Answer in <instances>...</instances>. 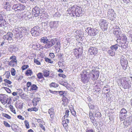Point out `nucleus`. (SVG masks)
Segmentation results:
<instances>
[{"mask_svg": "<svg viewBox=\"0 0 132 132\" xmlns=\"http://www.w3.org/2000/svg\"><path fill=\"white\" fill-rule=\"evenodd\" d=\"M68 13L73 16H79L82 13L81 8L77 5L69 7L67 10Z\"/></svg>", "mask_w": 132, "mask_h": 132, "instance_id": "obj_1", "label": "nucleus"}, {"mask_svg": "<svg viewBox=\"0 0 132 132\" xmlns=\"http://www.w3.org/2000/svg\"><path fill=\"white\" fill-rule=\"evenodd\" d=\"M86 70H83L80 74L81 81L84 83L88 82L90 78V72Z\"/></svg>", "mask_w": 132, "mask_h": 132, "instance_id": "obj_2", "label": "nucleus"}, {"mask_svg": "<svg viewBox=\"0 0 132 132\" xmlns=\"http://www.w3.org/2000/svg\"><path fill=\"white\" fill-rule=\"evenodd\" d=\"M120 82L124 89L129 88L131 85V82L129 80H128L125 77H122L120 80Z\"/></svg>", "mask_w": 132, "mask_h": 132, "instance_id": "obj_3", "label": "nucleus"}, {"mask_svg": "<svg viewBox=\"0 0 132 132\" xmlns=\"http://www.w3.org/2000/svg\"><path fill=\"white\" fill-rule=\"evenodd\" d=\"M25 5L20 3L13 5L12 9L15 12H21L23 11L25 9Z\"/></svg>", "mask_w": 132, "mask_h": 132, "instance_id": "obj_4", "label": "nucleus"}, {"mask_svg": "<svg viewBox=\"0 0 132 132\" xmlns=\"http://www.w3.org/2000/svg\"><path fill=\"white\" fill-rule=\"evenodd\" d=\"M100 28L103 31L107 30L108 26V23L106 20L101 19L99 23Z\"/></svg>", "mask_w": 132, "mask_h": 132, "instance_id": "obj_5", "label": "nucleus"}, {"mask_svg": "<svg viewBox=\"0 0 132 132\" xmlns=\"http://www.w3.org/2000/svg\"><path fill=\"white\" fill-rule=\"evenodd\" d=\"M30 32L33 36H38L41 32L40 28L39 26H36L31 29Z\"/></svg>", "mask_w": 132, "mask_h": 132, "instance_id": "obj_6", "label": "nucleus"}, {"mask_svg": "<svg viewBox=\"0 0 132 132\" xmlns=\"http://www.w3.org/2000/svg\"><path fill=\"white\" fill-rule=\"evenodd\" d=\"M86 32L88 33V35L94 36L97 35L98 32V30L96 29H93L90 27L87 28L86 30Z\"/></svg>", "mask_w": 132, "mask_h": 132, "instance_id": "obj_7", "label": "nucleus"}, {"mask_svg": "<svg viewBox=\"0 0 132 132\" xmlns=\"http://www.w3.org/2000/svg\"><path fill=\"white\" fill-rule=\"evenodd\" d=\"M90 78L93 80H95L98 78L99 75V72L97 70H92L91 73L90 72Z\"/></svg>", "mask_w": 132, "mask_h": 132, "instance_id": "obj_8", "label": "nucleus"}, {"mask_svg": "<svg viewBox=\"0 0 132 132\" xmlns=\"http://www.w3.org/2000/svg\"><path fill=\"white\" fill-rule=\"evenodd\" d=\"M113 32L115 36L117 37H120L122 31L119 27L117 26H116L113 28Z\"/></svg>", "mask_w": 132, "mask_h": 132, "instance_id": "obj_9", "label": "nucleus"}, {"mask_svg": "<svg viewBox=\"0 0 132 132\" xmlns=\"http://www.w3.org/2000/svg\"><path fill=\"white\" fill-rule=\"evenodd\" d=\"M10 59L11 60L8 62H9L8 65L12 67L16 66L17 65V60L16 57L15 56H12L10 57Z\"/></svg>", "mask_w": 132, "mask_h": 132, "instance_id": "obj_10", "label": "nucleus"}, {"mask_svg": "<svg viewBox=\"0 0 132 132\" xmlns=\"http://www.w3.org/2000/svg\"><path fill=\"white\" fill-rule=\"evenodd\" d=\"M131 117L129 116L126 118L123 122V126L125 128H129L131 124Z\"/></svg>", "mask_w": 132, "mask_h": 132, "instance_id": "obj_11", "label": "nucleus"}, {"mask_svg": "<svg viewBox=\"0 0 132 132\" xmlns=\"http://www.w3.org/2000/svg\"><path fill=\"white\" fill-rule=\"evenodd\" d=\"M4 16L3 14H0V28H4L7 26L6 22L3 18Z\"/></svg>", "mask_w": 132, "mask_h": 132, "instance_id": "obj_12", "label": "nucleus"}, {"mask_svg": "<svg viewBox=\"0 0 132 132\" xmlns=\"http://www.w3.org/2000/svg\"><path fill=\"white\" fill-rule=\"evenodd\" d=\"M21 28L18 27L15 28L13 30V32L17 37V38H21L22 36V35L21 34Z\"/></svg>", "mask_w": 132, "mask_h": 132, "instance_id": "obj_13", "label": "nucleus"}, {"mask_svg": "<svg viewBox=\"0 0 132 132\" xmlns=\"http://www.w3.org/2000/svg\"><path fill=\"white\" fill-rule=\"evenodd\" d=\"M109 19L111 20H113L116 18L115 13H114L113 10H109L108 12Z\"/></svg>", "mask_w": 132, "mask_h": 132, "instance_id": "obj_14", "label": "nucleus"}, {"mask_svg": "<svg viewBox=\"0 0 132 132\" xmlns=\"http://www.w3.org/2000/svg\"><path fill=\"white\" fill-rule=\"evenodd\" d=\"M48 112L50 114V117L52 120L54 119L55 115V111L53 107L51 108L48 110Z\"/></svg>", "mask_w": 132, "mask_h": 132, "instance_id": "obj_15", "label": "nucleus"}, {"mask_svg": "<svg viewBox=\"0 0 132 132\" xmlns=\"http://www.w3.org/2000/svg\"><path fill=\"white\" fill-rule=\"evenodd\" d=\"M40 11V8L37 6H35L33 9L32 13L35 16H37L38 15Z\"/></svg>", "mask_w": 132, "mask_h": 132, "instance_id": "obj_16", "label": "nucleus"}, {"mask_svg": "<svg viewBox=\"0 0 132 132\" xmlns=\"http://www.w3.org/2000/svg\"><path fill=\"white\" fill-rule=\"evenodd\" d=\"M13 35V34L12 32H9L6 35L4 36L3 38L4 39L11 40H12Z\"/></svg>", "mask_w": 132, "mask_h": 132, "instance_id": "obj_17", "label": "nucleus"}, {"mask_svg": "<svg viewBox=\"0 0 132 132\" xmlns=\"http://www.w3.org/2000/svg\"><path fill=\"white\" fill-rule=\"evenodd\" d=\"M8 100V98H6L5 95L0 94V101L2 103L5 104L6 103Z\"/></svg>", "mask_w": 132, "mask_h": 132, "instance_id": "obj_18", "label": "nucleus"}, {"mask_svg": "<svg viewBox=\"0 0 132 132\" xmlns=\"http://www.w3.org/2000/svg\"><path fill=\"white\" fill-rule=\"evenodd\" d=\"M11 2H5L3 5L4 9L7 11H10L11 9Z\"/></svg>", "mask_w": 132, "mask_h": 132, "instance_id": "obj_19", "label": "nucleus"}, {"mask_svg": "<svg viewBox=\"0 0 132 132\" xmlns=\"http://www.w3.org/2000/svg\"><path fill=\"white\" fill-rule=\"evenodd\" d=\"M120 62L121 65H123V64H127L128 61L125 57L122 55L120 59Z\"/></svg>", "mask_w": 132, "mask_h": 132, "instance_id": "obj_20", "label": "nucleus"}, {"mask_svg": "<svg viewBox=\"0 0 132 132\" xmlns=\"http://www.w3.org/2000/svg\"><path fill=\"white\" fill-rule=\"evenodd\" d=\"M88 51L91 55H95L97 53V49L96 48L92 47L89 49Z\"/></svg>", "mask_w": 132, "mask_h": 132, "instance_id": "obj_21", "label": "nucleus"}, {"mask_svg": "<svg viewBox=\"0 0 132 132\" xmlns=\"http://www.w3.org/2000/svg\"><path fill=\"white\" fill-rule=\"evenodd\" d=\"M40 99L38 97L34 98L32 101V103L34 106H36L40 101Z\"/></svg>", "mask_w": 132, "mask_h": 132, "instance_id": "obj_22", "label": "nucleus"}, {"mask_svg": "<svg viewBox=\"0 0 132 132\" xmlns=\"http://www.w3.org/2000/svg\"><path fill=\"white\" fill-rule=\"evenodd\" d=\"M127 114H119V118L121 121H122L124 120H125L126 118L127 117Z\"/></svg>", "mask_w": 132, "mask_h": 132, "instance_id": "obj_23", "label": "nucleus"}, {"mask_svg": "<svg viewBox=\"0 0 132 132\" xmlns=\"http://www.w3.org/2000/svg\"><path fill=\"white\" fill-rule=\"evenodd\" d=\"M108 53L111 56H113L115 55V51L111 49L108 50Z\"/></svg>", "mask_w": 132, "mask_h": 132, "instance_id": "obj_24", "label": "nucleus"}, {"mask_svg": "<svg viewBox=\"0 0 132 132\" xmlns=\"http://www.w3.org/2000/svg\"><path fill=\"white\" fill-rule=\"evenodd\" d=\"M62 101L63 102V104L64 105H67L68 103V100L65 96L62 98Z\"/></svg>", "mask_w": 132, "mask_h": 132, "instance_id": "obj_25", "label": "nucleus"}, {"mask_svg": "<svg viewBox=\"0 0 132 132\" xmlns=\"http://www.w3.org/2000/svg\"><path fill=\"white\" fill-rule=\"evenodd\" d=\"M33 73L32 71L30 69H28L27 70L26 74L27 76H31L32 75Z\"/></svg>", "mask_w": 132, "mask_h": 132, "instance_id": "obj_26", "label": "nucleus"}, {"mask_svg": "<svg viewBox=\"0 0 132 132\" xmlns=\"http://www.w3.org/2000/svg\"><path fill=\"white\" fill-rule=\"evenodd\" d=\"M93 125L95 126L96 127L97 126V123L94 117H92L90 119Z\"/></svg>", "mask_w": 132, "mask_h": 132, "instance_id": "obj_27", "label": "nucleus"}, {"mask_svg": "<svg viewBox=\"0 0 132 132\" xmlns=\"http://www.w3.org/2000/svg\"><path fill=\"white\" fill-rule=\"evenodd\" d=\"M60 95L61 96H63V97H65L67 94L66 91H58Z\"/></svg>", "mask_w": 132, "mask_h": 132, "instance_id": "obj_28", "label": "nucleus"}, {"mask_svg": "<svg viewBox=\"0 0 132 132\" xmlns=\"http://www.w3.org/2000/svg\"><path fill=\"white\" fill-rule=\"evenodd\" d=\"M44 73V75L46 77L48 76L50 74V72L49 71L46 70H44L43 71Z\"/></svg>", "mask_w": 132, "mask_h": 132, "instance_id": "obj_29", "label": "nucleus"}, {"mask_svg": "<svg viewBox=\"0 0 132 132\" xmlns=\"http://www.w3.org/2000/svg\"><path fill=\"white\" fill-rule=\"evenodd\" d=\"M127 113V111L124 108L122 109L120 111V114H126Z\"/></svg>", "mask_w": 132, "mask_h": 132, "instance_id": "obj_30", "label": "nucleus"}, {"mask_svg": "<svg viewBox=\"0 0 132 132\" xmlns=\"http://www.w3.org/2000/svg\"><path fill=\"white\" fill-rule=\"evenodd\" d=\"M118 44H116L113 46H112L111 47V48L113 50H114L116 51L118 49Z\"/></svg>", "mask_w": 132, "mask_h": 132, "instance_id": "obj_31", "label": "nucleus"}, {"mask_svg": "<svg viewBox=\"0 0 132 132\" xmlns=\"http://www.w3.org/2000/svg\"><path fill=\"white\" fill-rule=\"evenodd\" d=\"M37 88L38 87L36 85L34 84L33 85L31 86L30 90L32 91L35 90L37 89Z\"/></svg>", "mask_w": 132, "mask_h": 132, "instance_id": "obj_32", "label": "nucleus"}, {"mask_svg": "<svg viewBox=\"0 0 132 132\" xmlns=\"http://www.w3.org/2000/svg\"><path fill=\"white\" fill-rule=\"evenodd\" d=\"M58 85L55 82H52L50 85V86L51 87L56 88L58 86Z\"/></svg>", "mask_w": 132, "mask_h": 132, "instance_id": "obj_33", "label": "nucleus"}, {"mask_svg": "<svg viewBox=\"0 0 132 132\" xmlns=\"http://www.w3.org/2000/svg\"><path fill=\"white\" fill-rule=\"evenodd\" d=\"M69 111L68 110H65V115H64V118H67L69 116Z\"/></svg>", "mask_w": 132, "mask_h": 132, "instance_id": "obj_34", "label": "nucleus"}, {"mask_svg": "<svg viewBox=\"0 0 132 132\" xmlns=\"http://www.w3.org/2000/svg\"><path fill=\"white\" fill-rule=\"evenodd\" d=\"M40 40V41H48V39L47 38V37L44 36L42 37Z\"/></svg>", "mask_w": 132, "mask_h": 132, "instance_id": "obj_35", "label": "nucleus"}, {"mask_svg": "<svg viewBox=\"0 0 132 132\" xmlns=\"http://www.w3.org/2000/svg\"><path fill=\"white\" fill-rule=\"evenodd\" d=\"M24 123L27 128L28 129L29 128V122L28 121L25 120L24 121Z\"/></svg>", "mask_w": 132, "mask_h": 132, "instance_id": "obj_36", "label": "nucleus"}, {"mask_svg": "<svg viewBox=\"0 0 132 132\" xmlns=\"http://www.w3.org/2000/svg\"><path fill=\"white\" fill-rule=\"evenodd\" d=\"M9 107L12 112L14 114H15L16 113V112L15 109L13 108V106L12 105H10L9 106Z\"/></svg>", "mask_w": 132, "mask_h": 132, "instance_id": "obj_37", "label": "nucleus"}, {"mask_svg": "<svg viewBox=\"0 0 132 132\" xmlns=\"http://www.w3.org/2000/svg\"><path fill=\"white\" fill-rule=\"evenodd\" d=\"M11 75L13 76H14L15 75V71L14 69L13 68H12L11 70Z\"/></svg>", "mask_w": 132, "mask_h": 132, "instance_id": "obj_38", "label": "nucleus"}, {"mask_svg": "<svg viewBox=\"0 0 132 132\" xmlns=\"http://www.w3.org/2000/svg\"><path fill=\"white\" fill-rule=\"evenodd\" d=\"M127 38L126 35L124 34H123L122 40L124 41H126L127 40Z\"/></svg>", "mask_w": 132, "mask_h": 132, "instance_id": "obj_39", "label": "nucleus"}, {"mask_svg": "<svg viewBox=\"0 0 132 132\" xmlns=\"http://www.w3.org/2000/svg\"><path fill=\"white\" fill-rule=\"evenodd\" d=\"M80 49H81L80 48H79V49H76L74 50L73 52L75 55H76L78 53H79V52L80 51Z\"/></svg>", "mask_w": 132, "mask_h": 132, "instance_id": "obj_40", "label": "nucleus"}, {"mask_svg": "<svg viewBox=\"0 0 132 132\" xmlns=\"http://www.w3.org/2000/svg\"><path fill=\"white\" fill-rule=\"evenodd\" d=\"M21 34L22 35V34L24 33H26L27 32V30L24 28L21 27Z\"/></svg>", "mask_w": 132, "mask_h": 132, "instance_id": "obj_41", "label": "nucleus"}, {"mask_svg": "<svg viewBox=\"0 0 132 132\" xmlns=\"http://www.w3.org/2000/svg\"><path fill=\"white\" fill-rule=\"evenodd\" d=\"M45 60L46 62H48L49 63H53V61H52L50 59H48V58H45Z\"/></svg>", "mask_w": 132, "mask_h": 132, "instance_id": "obj_42", "label": "nucleus"}, {"mask_svg": "<svg viewBox=\"0 0 132 132\" xmlns=\"http://www.w3.org/2000/svg\"><path fill=\"white\" fill-rule=\"evenodd\" d=\"M3 124L4 126L7 127H10V126L6 121H3Z\"/></svg>", "mask_w": 132, "mask_h": 132, "instance_id": "obj_43", "label": "nucleus"}, {"mask_svg": "<svg viewBox=\"0 0 132 132\" xmlns=\"http://www.w3.org/2000/svg\"><path fill=\"white\" fill-rule=\"evenodd\" d=\"M2 115L3 117L6 118L8 119H10L11 118V117L7 114L5 113H3Z\"/></svg>", "mask_w": 132, "mask_h": 132, "instance_id": "obj_44", "label": "nucleus"}, {"mask_svg": "<svg viewBox=\"0 0 132 132\" xmlns=\"http://www.w3.org/2000/svg\"><path fill=\"white\" fill-rule=\"evenodd\" d=\"M89 106L90 109L92 110L95 109L96 106L91 104L89 105Z\"/></svg>", "mask_w": 132, "mask_h": 132, "instance_id": "obj_45", "label": "nucleus"}, {"mask_svg": "<svg viewBox=\"0 0 132 132\" xmlns=\"http://www.w3.org/2000/svg\"><path fill=\"white\" fill-rule=\"evenodd\" d=\"M37 76L38 78L39 79L42 78L43 77V75L40 72L38 73L37 74Z\"/></svg>", "mask_w": 132, "mask_h": 132, "instance_id": "obj_46", "label": "nucleus"}, {"mask_svg": "<svg viewBox=\"0 0 132 132\" xmlns=\"http://www.w3.org/2000/svg\"><path fill=\"white\" fill-rule=\"evenodd\" d=\"M101 116V113L97 112L95 114V117H100Z\"/></svg>", "mask_w": 132, "mask_h": 132, "instance_id": "obj_47", "label": "nucleus"}, {"mask_svg": "<svg viewBox=\"0 0 132 132\" xmlns=\"http://www.w3.org/2000/svg\"><path fill=\"white\" fill-rule=\"evenodd\" d=\"M29 67V66L28 65H23L21 67V69L22 70H24L27 69Z\"/></svg>", "mask_w": 132, "mask_h": 132, "instance_id": "obj_48", "label": "nucleus"}, {"mask_svg": "<svg viewBox=\"0 0 132 132\" xmlns=\"http://www.w3.org/2000/svg\"><path fill=\"white\" fill-rule=\"evenodd\" d=\"M3 88L5 89L7 93H10L11 92V90L9 88L6 87H3Z\"/></svg>", "mask_w": 132, "mask_h": 132, "instance_id": "obj_49", "label": "nucleus"}, {"mask_svg": "<svg viewBox=\"0 0 132 132\" xmlns=\"http://www.w3.org/2000/svg\"><path fill=\"white\" fill-rule=\"evenodd\" d=\"M80 51L75 55L77 58H79L80 55H81L82 53V51L81 49H80Z\"/></svg>", "mask_w": 132, "mask_h": 132, "instance_id": "obj_50", "label": "nucleus"}, {"mask_svg": "<svg viewBox=\"0 0 132 132\" xmlns=\"http://www.w3.org/2000/svg\"><path fill=\"white\" fill-rule=\"evenodd\" d=\"M18 108L20 109H22L23 108V103H20L18 104Z\"/></svg>", "mask_w": 132, "mask_h": 132, "instance_id": "obj_51", "label": "nucleus"}, {"mask_svg": "<svg viewBox=\"0 0 132 132\" xmlns=\"http://www.w3.org/2000/svg\"><path fill=\"white\" fill-rule=\"evenodd\" d=\"M34 61L35 63L37 64L40 65V62L36 59H34Z\"/></svg>", "mask_w": 132, "mask_h": 132, "instance_id": "obj_52", "label": "nucleus"}, {"mask_svg": "<svg viewBox=\"0 0 132 132\" xmlns=\"http://www.w3.org/2000/svg\"><path fill=\"white\" fill-rule=\"evenodd\" d=\"M58 75L60 77H62L63 78H65L66 77V76L63 74L59 73Z\"/></svg>", "mask_w": 132, "mask_h": 132, "instance_id": "obj_53", "label": "nucleus"}, {"mask_svg": "<svg viewBox=\"0 0 132 132\" xmlns=\"http://www.w3.org/2000/svg\"><path fill=\"white\" fill-rule=\"evenodd\" d=\"M4 81L6 82L7 83L9 84H11L12 83V82L11 81L6 79H4Z\"/></svg>", "mask_w": 132, "mask_h": 132, "instance_id": "obj_54", "label": "nucleus"}, {"mask_svg": "<svg viewBox=\"0 0 132 132\" xmlns=\"http://www.w3.org/2000/svg\"><path fill=\"white\" fill-rule=\"evenodd\" d=\"M103 89L104 90V91L107 94L109 92L110 90V88H105Z\"/></svg>", "mask_w": 132, "mask_h": 132, "instance_id": "obj_55", "label": "nucleus"}, {"mask_svg": "<svg viewBox=\"0 0 132 132\" xmlns=\"http://www.w3.org/2000/svg\"><path fill=\"white\" fill-rule=\"evenodd\" d=\"M20 2L23 3H26L28 1V0H18Z\"/></svg>", "mask_w": 132, "mask_h": 132, "instance_id": "obj_56", "label": "nucleus"}, {"mask_svg": "<svg viewBox=\"0 0 132 132\" xmlns=\"http://www.w3.org/2000/svg\"><path fill=\"white\" fill-rule=\"evenodd\" d=\"M17 117L19 119L22 120H23L24 119V118L20 115H18L17 116Z\"/></svg>", "mask_w": 132, "mask_h": 132, "instance_id": "obj_57", "label": "nucleus"}, {"mask_svg": "<svg viewBox=\"0 0 132 132\" xmlns=\"http://www.w3.org/2000/svg\"><path fill=\"white\" fill-rule=\"evenodd\" d=\"M118 46L121 47L122 48H125L126 47V46L124 45V44L120 43V44L118 45Z\"/></svg>", "mask_w": 132, "mask_h": 132, "instance_id": "obj_58", "label": "nucleus"}, {"mask_svg": "<svg viewBox=\"0 0 132 132\" xmlns=\"http://www.w3.org/2000/svg\"><path fill=\"white\" fill-rule=\"evenodd\" d=\"M71 112L72 115L74 116H76V113L74 110H71Z\"/></svg>", "mask_w": 132, "mask_h": 132, "instance_id": "obj_59", "label": "nucleus"}, {"mask_svg": "<svg viewBox=\"0 0 132 132\" xmlns=\"http://www.w3.org/2000/svg\"><path fill=\"white\" fill-rule=\"evenodd\" d=\"M122 66V68L124 70H126L127 67V64H123V65H121Z\"/></svg>", "mask_w": 132, "mask_h": 132, "instance_id": "obj_60", "label": "nucleus"}, {"mask_svg": "<svg viewBox=\"0 0 132 132\" xmlns=\"http://www.w3.org/2000/svg\"><path fill=\"white\" fill-rule=\"evenodd\" d=\"M89 117L90 119L92 118V117H94L93 116L92 112L90 111L89 112Z\"/></svg>", "mask_w": 132, "mask_h": 132, "instance_id": "obj_61", "label": "nucleus"}, {"mask_svg": "<svg viewBox=\"0 0 132 132\" xmlns=\"http://www.w3.org/2000/svg\"><path fill=\"white\" fill-rule=\"evenodd\" d=\"M39 126L40 127L42 128V129H43L44 131L45 130V127L43 126V125L41 124V123H39Z\"/></svg>", "mask_w": 132, "mask_h": 132, "instance_id": "obj_62", "label": "nucleus"}, {"mask_svg": "<svg viewBox=\"0 0 132 132\" xmlns=\"http://www.w3.org/2000/svg\"><path fill=\"white\" fill-rule=\"evenodd\" d=\"M37 121L38 123H42L43 124L44 123L43 121L42 120L40 119H38L37 120Z\"/></svg>", "mask_w": 132, "mask_h": 132, "instance_id": "obj_63", "label": "nucleus"}, {"mask_svg": "<svg viewBox=\"0 0 132 132\" xmlns=\"http://www.w3.org/2000/svg\"><path fill=\"white\" fill-rule=\"evenodd\" d=\"M32 85L31 83L30 82H27V87L29 88V87L31 86Z\"/></svg>", "mask_w": 132, "mask_h": 132, "instance_id": "obj_64", "label": "nucleus"}]
</instances>
